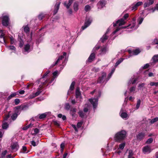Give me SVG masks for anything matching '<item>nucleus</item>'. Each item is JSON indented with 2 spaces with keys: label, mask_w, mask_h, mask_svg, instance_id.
<instances>
[{
  "label": "nucleus",
  "mask_w": 158,
  "mask_h": 158,
  "mask_svg": "<svg viewBox=\"0 0 158 158\" xmlns=\"http://www.w3.org/2000/svg\"><path fill=\"white\" fill-rule=\"evenodd\" d=\"M7 152V151L6 150H5L4 151H3L2 153V157H4V156L6 154Z\"/></svg>",
  "instance_id": "5fc2aeb1"
},
{
  "label": "nucleus",
  "mask_w": 158,
  "mask_h": 158,
  "mask_svg": "<svg viewBox=\"0 0 158 158\" xmlns=\"http://www.w3.org/2000/svg\"><path fill=\"white\" fill-rule=\"evenodd\" d=\"M17 94L16 93H14L10 94L8 97V98L9 99H10L13 97H14Z\"/></svg>",
  "instance_id": "e433bc0d"
},
{
  "label": "nucleus",
  "mask_w": 158,
  "mask_h": 158,
  "mask_svg": "<svg viewBox=\"0 0 158 158\" xmlns=\"http://www.w3.org/2000/svg\"><path fill=\"white\" fill-rule=\"evenodd\" d=\"M153 61L155 63L158 62V55H154L152 58Z\"/></svg>",
  "instance_id": "a878e982"
},
{
  "label": "nucleus",
  "mask_w": 158,
  "mask_h": 158,
  "mask_svg": "<svg viewBox=\"0 0 158 158\" xmlns=\"http://www.w3.org/2000/svg\"><path fill=\"white\" fill-rule=\"evenodd\" d=\"M143 4V2H137L135 5L138 7Z\"/></svg>",
  "instance_id": "49530a36"
},
{
  "label": "nucleus",
  "mask_w": 158,
  "mask_h": 158,
  "mask_svg": "<svg viewBox=\"0 0 158 158\" xmlns=\"http://www.w3.org/2000/svg\"><path fill=\"white\" fill-rule=\"evenodd\" d=\"M79 3L77 2H74L73 5V9L74 11L77 12L78 10Z\"/></svg>",
  "instance_id": "dca6fc26"
},
{
  "label": "nucleus",
  "mask_w": 158,
  "mask_h": 158,
  "mask_svg": "<svg viewBox=\"0 0 158 158\" xmlns=\"http://www.w3.org/2000/svg\"><path fill=\"white\" fill-rule=\"evenodd\" d=\"M8 124L7 123L3 121L2 124V128L4 129H6L8 127Z\"/></svg>",
  "instance_id": "b1692460"
},
{
  "label": "nucleus",
  "mask_w": 158,
  "mask_h": 158,
  "mask_svg": "<svg viewBox=\"0 0 158 158\" xmlns=\"http://www.w3.org/2000/svg\"><path fill=\"white\" fill-rule=\"evenodd\" d=\"M24 51L27 52H29L31 50L30 45L27 44L25 45L24 47Z\"/></svg>",
  "instance_id": "2eb2a0df"
},
{
  "label": "nucleus",
  "mask_w": 158,
  "mask_h": 158,
  "mask_svg": "<svg viewBox=\"0 0 158 158\" xmlns=\"http://www.w3.org/2000/svg\"><path fill=\"white\" fill-rule=\"evenodd\" d=\"M145 84L144 83H142L140 84H139L138 85V87L140 88L143 87L144 85Z\"/></svg>",
  "instance_id": "680f3d73"
},
{
  "label": "nucleus",
  "mask_w": 158,
  "mask_h": 158,
  "mask_svg": "<svg viewBox=\"0 0 158 158\" xmlns=\"http://www.w3.org/2000/svg\"><path fill=\"white\" fill-rule=\"evenodd\" d=\"M145 135V133L144 132H141L139 133L137 136L138 140H141L143 139Z\"/></svg>",
  "instance_id": "1a4fd4ad"
},
{
  "label": "nucleus",
  "mask_w": 158,
  "mask_h": 158,
  "mask_svg": "<svg viewBox=\"0 0 158 158\" xmlns=\"http://www.w3.org/2000/svg\"><path fill=\"white\" fill-rule=\"evenodd\" d=\"M135 87H131L130 89H129L130 92H132L133 91H134L135 89Z\"/></svg>",
  "instance_id": "864d4df0"
},
{
  "label": "nucleus",
  "mask_w": 158,
  "mask_h": 158,
  "mask_svg": "<svg viewBox=\"0 0 158 158\" xmlns=\"http://www.w3.org/2000/svg\"><path fill=\"white\" fill-rule=\"evenodd\" d=\"M133 154V151L131 150H130L129 151L128 158H135L132 156Z\"/></svg>",
  "instance_id": "cd10ccee"
},
{
  "label": "nucleus",
  "mask_w": 158,
  "mask_h": 158,
  "mask_svg": "<svg viewBox=\"0 0 158 158\" xmlns=\"http://www.w3.org/2000/svg\"><path fill=\"white\" fill-rule=\"evenodd\" d=\"M135 19H133V22L132 23L129 24L127 27H130L131 28H132L134 27L135 25Z\"/></svg>",
  "instance_id": "412c9836"
},
{
  "label": "nucleus",
  "mask_w": 158,
  "mask_h": 158,
  "mask_svg": "<svg viewBox=\"0 0 158 158\" xmlns=\"http://www.w3.org/2000/svg\"><path fill=\"white\" fill-rule=\"evenodd\" d=\"M25 91L24 90H21L19 91V93L20 94H23L24 93Z\"/></svg>",
  "instance_id": "774afa93"
},
{
  "label": "nucleus",
  "mask_w": 158,
  "mask_h": 158,
  "mask_svg": "<svg viewBox=\"0 0 158 158\" xmlns=\"http://www.w3.org/2000/svg\"><path fill=\"white\" fill-rule=\"evenodd\" d=\"M120 28L118 27L116 28V29L113 32V34H114L117 31H118L119 30Z\"/></svg>",
  "instance_id": "338daca9"
},
{
  "label": "nucleus",
  "mask_w": 158,
  "mask_h": 158,
  "mask_svg": "<svg viewBox=\"0 0 158 158\" xmlns=\"http://www.w3.org/2000/svg\"><path fill=\"white\" fill-rule=\"evenodd\" d=\"M76 97L77 98H80L81 97V94L78 88H77L76 91Z\"/></svg>",
  "instance_id": "5701e85b"
},
{
  "label": "nucleus",
  "mask_w": 158,
  "mask_h": 158,
  "mask_svg": "<svg viewBox=\"0 0 158 158\" xmlns=\"http://www.w3.org/2000/svg\"><path fill=\"white\" fill-rule=\"evenodd\" d=\"M35 134H36L39 132V131L37 128H35L34 129V131Z\"/></svg>",
  "instance_id": "e2e57ef3"
},
{
  "label": "nucleus",
  "mask_w": 158,
  "mask_h": 158,
  "mask_svg": "<svg viewBox=\"0 0 158 158\" xmlns=\"http://www.w3.org/2000/svg\"><path fill=\"white\" fill-rule=\"evenodd\" d=\"M106 2L104 0H100L98 2L97 5L98 8H102L105 5Z\"/></svg>",
  "instance_id": "9d476101"
},
{
  "label": "nucleus",
  "mask_w": 158,
  "mask_h": 158,
  "mask_svg": "<svg viewBox=\"0 0 158 158\" xmlns=\"http://www.w3.org/2000/svg\"><path fill=\"white\" fill-rule=\"evenodd\" d=\"M60 2L56 3L55 6V9L54 11V14H56L59 8Z\"/></svg>",
  "instance_id": "f8f14e48"
},
{
  "label": "nucleus",
  "mask_w": 158,
  "mask_h": 158,
  "mask_svg": "<svg viewBox=\"0 0 158 158\" xmlns=\"http://www.w3.org/2000/svg\"><path fill=\"white\" fill-rule=\"evenodd\" d=\"M128 16L129 15L128 14H125L123 16V18H122L118 20L116 22V23L114 24L113 26L115 27L117 25H118V26H120L126 23V22L125 21V19H126Z\"/></svg>",
  "instance_id": "f03ea898"
},
{
  "label": "nucleus",
  "mask_w": 158,
  "mask_h": 158,
  "mask_svg": "<svg viewBox=\"0 0 158 158\" xmlns=\"http://www.w3.org/2000/svg\"><path fill=\"white\" fill-rule=\"evenodd\" d=\"M43 15L41 14L39 15L38 16V18L40 20H42L43 19Z\"/></svg>",
  "instance_id": "bf43d9fd"
},
{
  "label": "nucleus",
  "mask_w": 158,
  "mask_h": 158,
  "mask_svg": "<svg viewBox=\"0 0 158 158\" xmlns=\"http://www.w3.org/2000/svg\"><path fill=\"white\" fill-rule=\"evenodd\" d=\"M10 41L11 44H13L15 41V39L12 37L10 38Z\"/></svg>",
  "instance_id": "c03bdc74"
},
{
  "label": "nucleus",
  "mask_w": 158,
  "mask_h": 158,
  "mask_svg": "<svg viewBox=\"0 0 158 158\" xmlns=\"http://www.w3.org/2000/svg\"><path fill=\"white\" fill-rule=\"evenodd\" d=\"M107 33V32H106V34L104 35L101 38V41L102 42H104L108 38V37L106 35V34Z\"/></svg>",
  "instance_id": "393cba45"
},
{
  "label": "nucleus",
  "mask_w": 158,
  "mask_h": 158,
  "mask_svg": "<svg viewBox=\"0 0 158 158\" xmlns=\"http://www.w3.org/2000/svg\"><path fill=\"white\" fill-rule=\"evenodd\" d=\"M140 103L141 101L140 99H139L138 100V101H137V104L136 105V108L137 109H138L139 108L140 104Z\"/></svg>",
  "instance_id": "c9c22d12"
},
{
  "label": "nucleus",
  "mask_w": 158,
  "mask_h": 158,
  "mask_svg": "<svg viewBox=\"0 0 158 158\" xmlns=\"http://www.w3.org/2000/svg\"><path fill=\"white\" fill-rule=\"evenodd\" d=\"M106 77V73H102L101 77H100L98 80V83H101L104 81Z\"/></svg>",
  "instance_id": "0eeeda50"
},
{
  "label": "nucleus",
  "mask_w": 158,
  "mask_h": 158,
  "mask_svg": "<svg viewBox=\"0 0 158 158\" xmlns=\"http://www.w3.org/2000/svg\"><path fill=\"white\" fill-rule=\"evenodd\" d=\"M82 122H78L77 124V126L78 127H81L82 125Z\"/></svg>",
  "instance_id": "4d7b16f0"
},
{
  "label": "nucleus",
  "mask_w": 158,
  "mask_h": 158,
  "mask_svg": "<svg viewBox=\"0 0 158 158\" xmlns=\"http://www.w3.org/2000/svg\"><path fill=\"white\" fill-rule=\"evenodd\" d=\"M24 31L26 33L28 32L29 31V27H28L27 26L25 27L24 28Z\"/></svg>",
  "instance_id": "ea45409f"
},
{
  "label": "nucleus",
  "mask_w": 158,
  "mask_h": 158,
  "mask_svg": "<svg viewBox=\"0 0 158 158\" xmlns=\"http://www.w3.org/2000/svg\"><path fill=\"white\" fill-rule=\"evenodd\" d=\"M72 127L74 128V129L76 131H78V130L77 128V127H76V126L74 125H72Z\"/></svg>",
  "instance_id": "0e129e2a"
},
{
  "label": "nucleus",
  "mask_w": 158,
  "mask_h": 158,
  "mask_svg": "<svg viewBox=\"0 0 158 158\" xmlns=\"http://www.w3.org/2000/svg\"><path fill=\"white\" fill-rule=\"evenodd\" d=\"M70 106L69 103H66L65 104V108L66 109L69 110L70 108Z\"/></svg>",
  "instance_id": "de8ad7c7"
},
{
  "label": "nucleus",
  "mask_w": 158,
  "mask_h": 158,
  "mask_svg": "<svg viewBox=\"0 0 158 158\" xmlns=\"http://www.w3.org/2000/svg\"><path fill=\"white\" fill-rule=\"evenodd\" d=\"M11 148L14 151H16L18 149V145L16 143H14L11 146Z\"/></svg>",
  "instance_id": "4468645a"
},
{
  "label": "nucleus",
  "mask_w": 158,
  "mask_h": 158,
  "mask_svg": "<svg viewBox=\"0 0 158 158\" xmlns=\"http://www.w3.org/2000/svg\"><path fill=\"white\" fill-rule=\"evenodd\" d=\"M66 53L65 52H64L63 53V55L59 57L58 59H57V61L55 62L54 64L53 65H52V67H53L54 66H55L56 64L58 63L59 62V61L62 60V59H63L64 58V56H65L66 55Z\"/></svg>",
  "instance_id": "9b49d317"
},
{
  "label": "nucleus",
  "mask_w": 158,
  "mask_h": 158,
  "mask_svg": "<svg viewBox=\"0 0 158 158\" xmlns=\"http://www.w3.org/2000/svg\"><path fill=\"white\" fill-rule=\"evenodd\" d=\"M152 149L151 148V146L147 145L144 147L142 149V151L144 154L149 153L152 151Z\"/></svg>",
  "instance_id": "20e7f679"
},
{
  "label": "nucleus",
  "mask_w": 158,
  "mask_h": 158,
  "mask_svg": "<svg viewBox=\"0 0 158 158\" xmlns=\"http://www.w3.org/2000/svg\"><path fill=\"white\" fill-rule=\"evenodd\" d=\"M47 114L46 113L40 114H39V118L43 119L44 118L47 116Z\"/></svg>",
  "instance_id": "4be33fe9"
},
{
  "label": "nucleus",
  "mask_w": 158,
  "mask_h": 158,
  "mask_svg": "<svg viewBox=\"0 0 158 158\" xmlns=\"http://www.w3.org/2000/svg\"><path fill=\"white\" fill-rule=\"evenodd\" d=\"M31 144L34 146H36V143L34 141H31Z\"/></svg>",
  "instance_id": "69168bd1"
},
{
  "label": "nucleus",
  "mask_w": 158,
  "mask_h": 158,
  "mask_svg": "<svg viewBox=\"0 0 158 158\" xmlns=\"http://www.w3.org/2000/svg\"><path fill=\"white\" fill-rule=\"evenodd\" d=\"M101 53L102 54H104L105 53L106 51V47H102L101 48Z\"/></svg>",
  "instance_id": "f704fd0d"
},
{
  "label": "nucleus",
  "mask_w": 158,
  "mask_h": 158,
  "mask_svg": "<svg viewBox=\"0 0 158 158\" xmlns=\"http://www.w3.org/2000/svg\"><path fill=\"white\" fill-rule=\"evenodd\" d=\"M79 114L81 117L83 118L84 117V114L83 111H80L78 112Z\"/></svg>",
  "instance_id": "4c0bfd02"
},
{
  "label": "nucleus",
  "mask_w": 158,
  "mask_h": 158,
  "mask_svg": "<svg viewBox=\"0 0 158 158\" xmlns=\"http://www.w3.org/2000/svg\"><path fill=\"white\" fill-rule=\"evenodd\" d=\"M17 115L16 114H14L11 116V118L13 120H15L16 118Z\"/></svg>",
  "instance_id": "58836bf2"
},
{
  "label": "nucleus",
  "mask_w": 158,
  "mask_h": 158,
  "mask_svg": "<svg viewBox=\"0 0 158 158\" xmlns=\"http://www.w3.org/2000/svg\"><path fill=\"white\" fill-rule=\"evenodd\" d=\"M137 80V78H135V79H134L133 80H132L131 81L130 80V81H129L128 83V85H129L131 83H132V84H135L136 82V81Z\"/></svg>",
  "instance_id": "2f4dec72"
},
{
  "label": "nucleus",
  "mask_w": 158,
  "mask_h": 158,
  "mask_svg": "<svg viewBox=\"0 0 158 158\" xmlns=\"http://www.w3.org/2000/svg\"><path fill=\"white\" fill-rule=\"evenodd\" d=\"M73 1V0H69V2L68 4H67L66 2H65L64 3V5L67 9H68L69 8L71 4H72Z\"/></svg>",
  "instance_id": "6ab92c4d"
},
{
  "label": "nucleus",
  "mask_w": 158,
  "mask_h": 158,
  "mask_svg": "<svg viewBox=\"0 0 158 158\" xmlns=\"http://www.w3.org/2000/svg\"><path fill=\"white\" fill-rule=\"evenodd\" d=\"M9 19L8 16H4L2 17V23L3 26L6 27L9 24Z\"/></svg>",
  "instance_id": "7ed1b4c3"
},
{
  "label": "nucleus",
  "mask_w": 158,
  "mask_h": 158,
  "mask_svg": "<svg viewBox=\"0 0 158 158\" xmlns=\"http://www.w3.org/2000/svg\"><path fill=\"white\" fill-rule=\"evenodd\" d=\"M7 47L9 48L10 50H15V47H14L13 46H8Z\"/></svg>",
  "instance_id": "37998d69"
},
{
  "label": "nucleus",
  "mask_w": 158,
  "mask_h": 158,
  "mask_svg": "<svg viewBox=\"0 0 158 158\" xmlns=\"http://www.w3.org/2000/svg\"><path fill=\"white\" fill-rule=\"evenodd\" d=\"M36 97V96L35 95V93H33V94H32L30 95V96H29V98L30 99H32L35 97Z\"/></svg>",
  "instance_id": "09e8293b"
},
{
  "label": "nucleus",
  "mask_w": 158,
  "mask_h": 158,
  "mask_svg": "<svg viewBox=\"0 0 158 158\" xmlns=\"http://www.w3.org/2000/svg\"><path fill=\"white\" fill-rule=\"evenodd\" d=\"M132 9H131L132 10H135L137 9V7L135 4V5L134 6H133L132 7Z\"/></svg>",
  "instance_id": "13d9d810"
},
{
  "label": "nucleus",
  "mask_w": 158,
  "mask_h": 158,
  "mask_svg": "<svg viewBox=\"0 0 158 158\" xmlns=\"http://www.w3.org/2000/svg\"><path fill=\"white\" fill-rule=\"evenodd\" d=\"M15 103L16 105H18L20 102V100L19 99L16 98L15 100Z\"/></svg>",
  "instance_id": "a18cd8bd"
},
{
  "label": "nucleus",
  "mask_w": 158,
  "mask_h": 158,
  "mask_svg": "<svg viewBox=\"0 0 158 158\" xmlns=\"http://www.w3.org/2000/svg\"><path fill=\"white\" fill-rule=\"evenodd\" d=\"M4 30L0 29V33H1V34L0 35V38H3L4 42L5 43H6V42L5 40V37H4V35H5V34L4 32Z\"/></svg>",
  "instance_id": "f3484780"
},
{
  "label": "nucleus",
  "mask_w": 158,
  "mask_h": 158,
  "mask_svg": "<svg viewBox=\"0 0 158 158\" xmlns=\"http://www.w3.org/2000/svg\"><path fill=\"white\" fill-rule=\"evenodd\" d=\"M50 71L49 70L47 71L43 75L42 78H44L46 76H47L48 74L50 73Z\"/></svg>",
  "instance_id": "8fccbe9b"
},
{
  "label": "nucleus",
  "mask_w": 158,
  "mask_h": 158,
  "mask_svg": "<svg viewBox=\"0 0 158 158\" xmlns=\"http://www.w3.org/2000/svg\"><path fill=\"white\" fill-rule=\"evenodd\" d=\"M10 115L9 114H8L7 115H6L5 117L4 118V120H7L8 118L10 117Z\"/></svg>",
  "instance_id": "603ef678"
},
{
  "label": "nucleus",
  "mask_w": 158,
  "mask_h": 158,
  "mask_svg": "<svg viewBox=\"0 0 158 158\" xmlns=\"http://www.w3.org/2000/svg\"><path fill=\"white\" fill-rule=\"evenodd\" d=\"M95 57V54L94 52L92 53L88 58L87 62H91L94 60Z\"/></svg>",
  "instance_id": "6e6552de"
},
{
  "label": "nucleus",
  "mask_w": 158,
  "mask_h": 158,
  "mask_svg": "<svg viewBox=\"0 0 158 158\" xmlns=\"http://www.w3.org/2000/svg\"><path fill=\"white\" fill-rule=\"evenodd\" d=\"M148 2H146L144 4V8L149 6L150 5L153 4L154 3V0H148Z\"/></svg>",
  "instance_id": "ddd939ff"
},
{
  "label": "nucleus",
  "mask_w": 158,
  "mask_h": 158,
  "mask_svg": "<svg viewBox=\"0 0 158 158\" xmlns=\"http://www.w3.org/2000/svg\"><path fill=\"white\" fill-rule=\"evenodd\" d=\"M114 71H115V69H112L111 72L108 74V77H109V78L110 77H111L112 74L114 72Z\"/></svg>",
  "instance_id": "a19ab883"
},
{
  "label": "nucleus",
  "mask_w": 158,
  "mask_h": 158,
  "mask_svg": "<svg viewBox=\"0 0 158 158\" xmlns=\"http://www.w3.org/2000/svg\"><path fill=\"white\" fill-rule=\"evenodd\" d=\"M91 9L90 6L89 5H86L85 6V10L86 12L88 11H89Z\"/></svg>",
  "instance_id": "7c9ffc66"
},
{
  "label": "nucleus",
  "mask_w": 158,
  "mask_h": 158,
  "mask_svg": "<svg viewBox=\"0 0 158 158\" xmlns=\"http://www.w3.org/2000/svg\"><path fill=\"white\" fill-rule=\"evenodd\" d=\"M149 66V64H146L143 67V69H146L148 68Z\"/></svg>",
  "instance_id": "052dcab7"
},
{
  "label": "nucleus",
  "mask_w": 158,
  "mask_h": 158,
  "mask_svg": "<svg viewBox=\"0 0 158 158\" xmlns=\"http://www.w3.org/2000/svg\"><path fill=\"white\" fill-rule=\"evenodd\" d=\"M100 48V47L99 46H97V47H95L93 50V52H94L96 50H98Z\"/></svg>",
  "instance_id": "3c124183"
},
{
  "label": "nucleus",
  "mask_w": 158,
  "mask_h": 158,
  "mask_svg": "<svg viewBox=\"0 0 158 158\" xmlns=\"http://www.w3.org/2000/svg\"><path fill=\"white\" fill-rule=\"evenodd\" d=\"M153 141V139L152 138H150L146 141V143L148 144H150Z\"/></svg>",
  "instance_id": "72a5a7b5"
},
{
  "label": "nucleus",
  "mask_w": 158,
  "mask_h": 158,
  "mask_svg": "<svg viewBox=\"0 0 158 158\" xmlns=\"http://www.w3.org/2000/svg\"><path fill=\"white\" fill-rule=\"evenodd\" d=\"M41 89H39L38 91L36 92L35 93V94L36 96L39 95L40 93H41Z\"/></svg>",
  "instance_id": "79ce46f5"
},
{
  "label": "nucleus",
  "mask_w": 158,
  "mask_h": 158,
  "mask_svg": "<svg viewBox=\"0 0 158 158\" xmlns=\"http://www.w3.org/2000/svg\"><path fill=\"white\" fill-rule=\"evenodd\" d=\"M143 18H139V24H140L143 21Z\"/></svg>",
  "instance_id": "6e6d98bb"
},
{
  "label": "nucleus",
  "mask_w": 158,
  "mask_h": 158,
  "mask_svg": "<svg viewBox=\"0 0 158 158\" xmlns=\"http://www.w3.org/2000/svg\"><path fill=\"white\" fill-rule=\"evenodd\" d=\"M120 116L122 118H126V119L127 118L128 115L125 112L121 113V112H120Z\"/></svg>",
  "instance_id": "aec40b11"
},
{
  "label": "nucleus",
  "mask_w": 158,
  "mask_h": 158,
  "mask_svg": "<svg viewBox=\"0 0 158 158\" xmlns=\"http://www.w3.org/2000/svg\"><path fill=\"white\" fill-rule=\"evenodd\" d=\"M140 52L139 50L138 49L133 50L132 51V53L133 55H138Z\"/></svg>",
  "instance_id": "bb28decb"
},
{
  "label": "nucleus",
  "mask_w": 158,
  "mask_h": 158,
  "mask_svg": "<svg viewBox=\"0 0 158 158\" xmlns=\"http://www.w3.org/2000/svg\"><path fill=\"white\" fill-rule=\"evenodd\" d=\"M125 143H123L120 144L119 145V148H118V150H119V149H122V150L125 147Z\"/></svg>",
  "instance_id": "c85d7f7f"
},
{
  "label": "nucleus",
  "mask_w": 158,
  "mask_h": 158,
  "mask_svg": "<svg viewBox=\"0 0 158 158\" xmlns=\"http://www.w3.org/2000/svg\"><path fill=\"white\" fill-rule=\"evenodd\" d=\"M89 100L90 103L92 104L94 108H95L98 105V98H90Z\"/></svg>",
  "instance_id": "423d86ee"
},
{
  "label": "nucleus",
  "mask_w": 158,
  "mask_h": 158,
  "mask_svg": "<svg viewBox=\"0 0 158 158\" xmlns=\"http://www.w3.org/2000/svg\"><path fill=\"white\" fill-rule=\"evenodd\" d=\"M75 83L74 81H73L71 84L70 87L69 89L68 92V94H70V91L73 90V89Z\"/></svg>",
  "instance_id": "a211bd4d"
},
{
  "label": "nucleus",
  "mask_w": 158,
  "mask_h": 158,
  "mask_svg": "<svg viewBox=\"0 0 158 158\" xmlns=\"http://www.w3.org/2000/svg\"><path fill=\"white\" fill-rule=\"evenodd\" d=\"M123 59L122 58H120L119 60L115 64V66H117L121 62H122L123 60Z\"/></svg>",
  "instance_id": "473e14b6"
},
{
  "label": "nucleus",
  "mask_w": 158,
  "mask_h": 158,
  "mask_svg": "<svg viewBox=\"0 0 158 158\" xmlns=\"http://www.w3.org/2000/svg\"><path fill=\"white\" fill-rule=\"evenodd\" d=\"M158 121V117H156L152 119L150 123L151 124L154 123L157 121Z\"/></svg>",
  "instance_id": "c756f323"
},
{
  "label": "nucleus",
  "mask_w": 158,
  "mask_h": 158,
  "mask_svg": "<svg viewBox=\"0 0 158 158\" xmlns=\"http://www.w3.org/2000/svg\"><path fill=\"white\" fill-rule=\"evenodd\" d=\"M92 20L90 19H87L85 22L84 25L82 27V29L84 30L88 27L91 24L92 22Z\"/></svg>",
  "instance_id": "39448f33"
},
{
  "label": "nucleus",
  "mask_w": 158,
  "mask_h": 158,
  "mask_svg": "<svg viewBox=\"0 0 158 158\" xmlns=\"http://www.w3.org/2000/svg\"><path fill=\"white\" fill-rule=\"evenodd\" d=\"M126 132L125 131H122L117 133L114 136V139L116 141H120L126 137Z\"/></svg>",
  "instance_id": "f257e3e1"
}]
</instances>
